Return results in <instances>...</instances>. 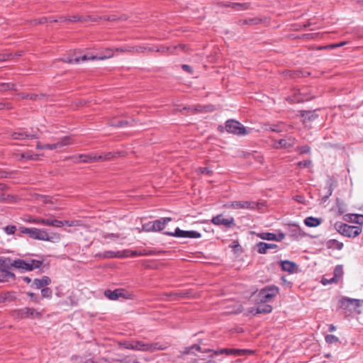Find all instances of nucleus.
Instances as JSON below:
<instances>
[{
    "mask_svg": "<svg viewBox=\"0 0 363 363\" xmlns=\"http://www.w3.org/2000/svg\"><path fill=\"white\" fill-rule=\"evenodd\" d=\"M16 230V228L15 225H7L4 228V231L8 235H12L14 234Z\"/></svg>",
    "mask_w": 363,
    "mask_h": 363,
    "instance_id": "46",
    "label": "nucleus"
},
{
    "mask_svg": "<svg viewBox=\"0 0 363 363\" xmlns=\"http://www.w3.org/2000/svg\"><path fill=\"white\" fill-rule=\"evenodd\" d=\"M44 219L45 218H35L33 220V223L43 225Z\"/></svg>",
    "mask_w": 363,
    "mask_h": 363,
    "instance_id": "60",
    "label": "nucleus"
},
{
    "mask_svg": "<svg viewBox=\"0 0 363 363\" xmlns=\"http://www.w3.org/2000/svg\"><path fill=\"white\" fill-rule=\"evenodd\" d=\"M50 283H51L50 278L47 276H43L40 279H35L33 281L30 286L35 289H42L45 288V286L50 285Z\"/></svg>",
    "mask_w": 363,
    "mask_h": 363,
    "instance_id": "17",
    "label": "nucleus"
},
{
    "mask_svg": "<svg viewBox=\"0 0 363 363\" xmlns=\"http://www.w3.org/2000/svg\"><path fill=\"white\" fill-rule=\"evenodd\" d=\"M226 130L238 135H245L250 133V129H246L240 122L235 120H228L225 123Z\"/></svg>",
    "mask_w": 363,
    "mask_h": 363,
    "instance_id": "7",
    "label": "nucleus"
},
{
    "mask_svg": "<svg viewBox=\"0 0 363 363\" xmlns=\"http://www.w3.org/2000/svg\"><path fill=\"white\" fill-rule=\"evenodd\" d=\"M121 345L125 349L149 352L164 350L167 348V345L159 342H147L136 340L123 342Z\"/></svg>",
    "mask_w": 363,
    "mask_h": 363,
    "instance_id": "1",
    "label": "nucleus"
},
{
    "mask_svg": "<svg viewBox=\"0 0 363 363\" xmlns=\"http://www.w3.org/2000/svg\"><path fill=\"white\" fill-rule=\"evenodd\" d=\"M247 352H250V351L245 350H235V349H223L220 351L215 352L216 354H225L228 355L230 354H235L237 356L243 355Z\"/></svg>",
    "mask_w": 363,
    "mask_h": 363,
    "instance_id": "21",
    "label": "nucleus"
},
{
    "mask_svg": "<svg viewBox=\"0 0 363 363\" xmlns=\"http://www.w3.org/2000/svg\"><path fill=\"white\" fill-rule=\"evenodd\" d=\"M325 342L328 344L337 343L339 341V338L333 335H327L325 337Z\"/></svg>",
    "mask_w": 363,
    "mask_h": 363,
    "instance_id": "39",
    "label": "nucleus"
},
{
    "mask_svg": "<svg viewBox=\"0 0 363 363\" xmlns=\"http://www.w3.org/2000/svg\"><path fill=\"white\" fill-rule=\"evenodd\" d=\"M19 230L21 233L27 234L30 236L32 228H26V227H20Z\"/></svg>",
    "mask_w": 363,
    "mask_h": 363,
    "instance_id": "52",
    "label": "nucleus"
},
{
    "mask_svg": "<svg viewBox=\"0 0 363 363\" xmlns=\"http://www.w3.org/2000/svg\"><path fill=\"white\" fill-rule=\"evenodd\" d=\"M272 311L270 305H262L256 307V313H269Z\"/></svg>",
    "mask_w": 363,
    "mask_h": 363,
    "instance_id": "33",
    "label": "nucleus"
},
{
    "mask_svg": "<svg viewBox=\"0 0 363 363\" xmlns=\"http://www.w3.org/2000/svg\"><path fill=\"white\" fill-rule=\"evenodd\" d=\"M340 306L343 309H355L361 306L360 300L350 298H342L340 300Z\"/></svg>",
    "mask_w": 363,
    "mask_h": 363,
    "instance_id": "13",
    "label": "nucleus"
},
{
    "mask_svg": "<svg viewBox=\"0 0 363 363\" xmlns=\"http://www.w3.org/2000/svg\"><path fill=\"white\" fill-rule=\"evenodd\" d=\"M16 315L20 318L40 319L43 314L40 311L33 308L26 307L16 311Z\"/></svg>",
    "mask_w": 363,
    "mask_h": 363,
    "instance_id": "10",
    "label": "nucleus"
},
{
    "mask_svg": "<svg viewBox=\"0 0 363 363\" xmlns=\"http://www.w3.org/2000/svg\"><path fill=\"white\" fill-rule=\"evenodd\" d=\"M199 172L201 174H210L212 172V171L208 167H201L199 169Z\"/></svg>",
    "mask_w": 363,
    "mask_h": 363,
    "instance_id": "56",
    "label": "nucleus"
},
{
    "mask_svg": "<svg viewBox=\"0 0 363 363\" xmlns=\"http://www.w3.org/2000/svg\"><path fill=\"white\" fill-rule=\"evenodd\" d=\"M264 129L272 132L281 133L284 130V126L281 123L277 124H265Z\"/></svg>",
    "mask_w": 363,
    "mask_h": 363,
    "instance_id": "28",
    "label": "nucleus"
},
{
    "mask_svg": "<svg viewBox=\"0 0 363 363\" xmlns=\"http://www.w3.org/2000/svg\"><path fill=\"white\" fill-rule=\"evenodd\" d=\"M101 19H104V20H106V21H116L118 18H116V16L114 15H112V16H105L102 18H101Z\"/></svg>",
    "mask_w": 363,
    "mask_h": 363,
    "instance_id": "58",
    "label": "nucleus"
},
{
    "mask_svg": "<svg viewBox=\"0 0 363 363\" xmlns=\"http://www.w3.org/2000/svg\"><path fill=\"white\" fill-rule=\"evenodd\" d=\"M230 6L237 11H244L250 7V4L247 3H232Z\"/></svg>",
    "mask_w": 363,
    "mask_h": 363,
    "instance_id": "34",
    "label": "nucleus"
},
{
    "mask_svg": "<svg viewBox=\"0 0 363 363\" xmlns=\"http://www.w3.org/2000/svg\"><path fill=\"white\" fill-rule=\"evenodd\" d=\"M30 238L44 241L57 242L60 240V235L57 233H53L51 235L48 234L47 230L32 228Z\"/></svg>",
    "mask_w": 363,
    "mask_h": 363,
    "instance_id": "4",
    "label": "nucleus"
},
{
    "mask_svg": "<svg viewBox=\"0 0 363 363\" xmlns=\"http://www.w3.org/2000/svg\"><path fill=\"white\" fill-rule=\"evenodd\" d=\"M38 135L35 133L27 134L24 132H15L12 134V138L14 140H23L25 138H36Z\"/></svg>",
    "mask_w": 363,
    "mask_h": 363,
    "instance_id": "26",
    "label": "nucleus"
},
{
    "mask_svg": "<svg viewBox=\"0 0 363 363\" xmlns=\"http://www.w3.org/2000/svg\"><path fill=\"white\" fill-rule=\"evenodd\" d=\"M42 201L45 203H54V201H52V199H51L48 196H43Z\"/></svg>",
    "mask_w": 363,
    "mask_h": 363,
    "instance_id": "61",
    "label": "nucleus"
},
{
    "mask_svg": "<svg viewBox=\"0 0 363 363\" xmlns=\"http://www.w3.org/2000/svg\"><path fill=\"white\" fill-rule=\"evenodd\" d=\"M105 295L111 300H116L119 297L123 296V291L122 289H116L113 291L107 290L105 291Z\"/></svg>",
    "mask_w": 363,
    "mask_h": 363,
    "instance_id": "25",
    "label": "nucleus"
},
{
    "mask_svg": "<svg viewBox=\"0 0 363 363\" xmlns=\"http://www.w3.org/2000/svg\"><path fill=\"white\" fill-rule=\"evenodd\" d=\"M73 144V140L71 137L65 136L60 138L57 143L52 144L45 145V149L46 150H55L57 148L62 147Z\"/></svg>",
    "mask_w": 363,
    "mask_h": 363,
    "instance_id": "16",
    "label": "nucleus"
},
{
    "mask_svg": "<svg viewBox=\"0 0 363 363\" xmlns=\"http://www.w3.org/2000/svg\"><path fill=\"white\" fill-rule=\"evenodd\" d=\"M194 350H196V351H201L203 352H211V350L209 349H206V350H201V348L199 345H193L190 347H186L182 352H181V354L179 356L180 358L182 359H184V356L185 355H187V354H191L193 353V351Z\"/></svg>",
    "mask_w": 363,
    "mask_h": 363,
    "instance_id": "20",
    "label": "nucleus"
},
{
    "mask_svg": "<svg viewBox=\"0 0 363 363\" xmlns=\"http://www.w3.org/2000/svg\"><path fill=\"white\" fill-rule=\"evenodd\" d=\"M346 44V42H341L340 43H337V44H332L330 45H328L327 46V48H339V47H341V46H343L344 45ZM323 48H320V49H322ZM323 48H326V47H324Z\"/></svg>",
    "mask_w": 363,
    "mask_h": 363,
    "instance_id": "55",
    "label": "nucleus"
},
{
    "mask_svg": "<svg viewBox=\"0 0 363 363\" xmlns=\"http://www.w3.org/2000/svg\"><path fill=\"white\" fill-rule=\"evenodd\" d=\"M359 219H362L361 214L349 213L344 216V220L349 223H354L357 224V223H359Z\"/></svg>",
    "mask_w": 363,
    "mask_h": 363,
    "instance_id": "31",
    "label": "nucleus"
},
{
    "mask_svg": "<svg viewBox=\"0 0 363 363\" xmlns=\"http://www.w3.org/2000/svg\"><path fill=\"white\" fill-rule=\"evenodd\" d=\"M204 111L206 112H211L214 110V108L213 106H207L202 108Z\"/></svg>",
    "mask_w": 363,
    "mask_h": 363,
    "instance_id": "64",
    "label": "nucleus"
},
{
    "mask_svg": "<svg viewBox=\"0 0 363 363\" xmlns=\"http://www.w3.org/2000/svg\"><path fill=\"white\" fill-rule=\"evenodd\" d=\"M41 295L43 298H51L52 295V291L50 288L45 287L41 289Z\"/></svg>",
    "mask_w": 363,
    "mask_h": 363,
    "instance_id": "38",
    "label": "nucleus"
},
{
    "mask_svg": "<svg viewBox=\"0 0 363 363\" xmlns=\"http://www.w3.org/2000/svg\"><path fill=\"white\" fill-rule=\"evenodd\" d=\"M118 252H114L111 250L106 251L104 252V257L105 258H118Z\"/></svg>",
    "mask_w": 363,
    "mask_h": 363,
    "instance_id": "41",
    "label": "nucleus"
},
{
    "mask_svg": "<svg viewBox=\"0 0 363 363\" xmlns=\"http://www.w3.org/2000/svg\"><path fill=\"white\" fill-rule=\"evenodd\" d=\"M11 56L12 54L10 52L0 53V62L7 61L11 58Z\"/></svg>",
    "mask_w": 363,
    "mask_h": 363,
    "instance_id": "47",
    "label": "nucleus"
},
{
    "mask_svg": "<svg viewBox=\"0 0 363 363\" xmlns=\"http://www.w3.org/2000/svg\"><path fill=\"white\" fill-rule=\"evenodd\" d=\"M279 294V288L276 286H268L261 289L258 294L259 300L266 303L270 301Z\"/></svg>",
    "mask_w": 363,
    "mask_h": 363,
    "instance_id": "8",
    "label": "nucleus"
},
{
    "mask_svg": "<svg viewBox=\"0 0 363 363\" xmlns=\"http://www.w3.org/2000/svg\"><path fill=\"white\" fill-rule=\"evenodd\" d=\"M7 262L9 266H11L14 268L25 270V271H32L35 269L40 268L43 264L42 261L35 260V259H16L11 262L10 259H7Z\"/></svg>",
    "mask_w": 363,
    "mask_h": 363,
    "instance_id": "3",
    "label": "nucleus"
},
{
    "mask_svg": "<svg viewBox=\"0 0 363 363\" xmlns=\"http://www.w3.org/2000/svg\"><path fill=\"white\" fill-rule=\"evenodd\" d=\"M62 225H64V221L52 219V227L61 228Z\"/></svg>",
    "mask_w": 363,
    "mask_h": 363,
    "instance_id": "53",
    "label": "nucleus"
},
{
    "mask_svg": "<svg viewBox=\"0 0 363 363\" xmlns=\"http://www.w3.org/2000/svg\"><path fill=\"white\" fill-rule=\"evenodd\" d=\"M322 284L323 285H326L328 284H331V283H333V282H336L335 281V278H333L332 277L331 279H325V278H323L321 281Z\"/></svg>",
    "mask_w": 363,
    "mask_h": 363,
    "instance_id": "57",
    "label": "nucleus"
},
{
    "mask_svg": "<svg viewBox=\"0 0 363 363\" xmlns=\"http://www.w3.org/2000/svg\"><path fill=\"white\" fill-rule=\"evenodd\" d=\"M183 110H186V111H191L192 113L202 111L201 106H197V107L184 106L183 108Z\"/></svg>",
    "mask_w": 363,
    "mask_h": 363,
    "instance_id": "49",
    "label": "nucleus"
},
{
    "mask_svg": "<svg viewBox=\"0 0 363 363\" xmlns=\"http://www.w3.org/2000/svg\"><path fill=\"white\" fill-rule=\"evenodd\" d=\"M330 242H334L335 244L336 248L338 249V250H341L342 248V247H343V243L340 242H338L337 240H330Z\"/></svg>",
    "mask_w": 363,
    "mask_h": 363,
    "instance_id": "62",
    "label": "nucleus"
},
{
    "mask_svg": "<svg viewBox=\"0 0 363 363\" xmlns=\"http://www.w3.org/2000/svg\"><path fill=\"white\" fill-rule=\"evenodd\" d=\"M102 238L104 239H106V240H115L116 239H118L120 238V235L119 234H116V233H105V232H103L102 234Z\"/></svg>",
    "mask_w": 363,
    "mask_h": 363,
    "instance_id": "36",
    "label": "nucleus"
},
{
    "mask_svg": "<svg viewBox=\"0 0 363 363\" xmlns=\"http://www.w3.org/2000/svg\"><path fill=\"white\" fill-rule=\"evenodd\" d=\"M9 264L7 259L0 258V282L9 281L14 277V274L9 270Z\"/></svg>",
    "mask_w": 363,
    "mask_h": 363,
    "instance_id": "11",
    "label": "nucleus"
},
{
    "mask_svg": "<svg viewBox=\"0 0 363 363\" xmlns=\"http://www.w3.org/2000/svg\"><path fill=\"white\" fill-rule=\"evenodd\" d=\"M172 220L171 218H162L153 221V232L163 230L165 225Z\"/></svg>",
    "mask_w": 363,
    "mask_h": 363,
    "instance_id": "19",
    "label": "nucleus"
},
{
    "mask_svg": "<svg viewBox=\"0 0 363 363\" xmlns=\"http://www.w3.org/2000/svg\"><path fill=\"white\" fill-rule=\"evenodd\" d=\"M16 157L18 160H22L23 159L36 160L38 159V155H35L30 151H28L21 154H16Z\"/></svg>",
    "mask_w": 363,
    "mask_h": 363,
    "instance_id": "27",
    "label": "nucleus"
},
{
    "mask_svg": "<svg viewBox=\"0 0 363 363\" xmlns=\"http://www.w3.org/2000/svg\"><path fill=\"white\" fill-rule=\"evenodd\" d=\"M174 295L178 296V297H189L191 296V291H185L180 293L174 294Z\"/></svg>",
    "mask_w": 363,
    "mask_h": 363,
    "instance_id": "50",
    "label": "nucleus"
},
{
    "mask_svg": "<svg viewBox=\"0 0 363 363\" xmlns=\"http://www.w3.org/2000/svg\"><path fill=\"white\" fill-rule=\"evenodd\" d=\"M258 236L262 239V240H277V241H281L282 240L285 235L284 233H280L278 235H276L274 233H259Z\"/></svg>",
    "mask_w": 363,
    "mask_h": 363,
    "instance_id": "18",
    "label": "nucleus"
},
{
    "mask_svg": "<svg viewBox=\"0 0 363 363\" xmlns=\"http://www.w3.org/2000/svg\"><path fill=\"white\" fill-rule=\"evenodd\" d=\"M134 47H135V50L133 52H135L138 53L144 52L147 49V47L144 46V45H139V46H134Z\"/></svg>",
    "mask_w": 363,
    "mask_h": 363,
    "instance_id": "51",
    "label": "nucleus"
},
{
    "mask_svg": "<svg viewBox=\"0 0 363 363\" xmlns=\"http://www.w3.org/2000/svg\"><path fill=\"white\" fill-rule=\"evenodd\" d=\"M301 116L303 118V121L306 123L315 119L318 116L312 111H301Z\"/></svg>",
    "mask_w": 363,
    "mask_h": 363,
    "instance_id": "30",
    "label": "nucleus"
},
{
    "mask_svg": "<svg viewBox=\"0 0 363 363\" xmlns=\"http://www.w3.org/2000/svg\"><path fill=\"white\" fill-rule=\"evenodd\" d=\"M88 20H93L91 18V16H86V17H83V16H77V15H74V16H68V22H77V21H87Z\"/></svg>",
    "mask_w": 363,
    "mask_h": 363,
    "instance_id": "32",
    "label": "nucleus"
},
{
    "mask_svg": "<svg viewBox=\"0 0 363 363\" xmlns=\"http://www.w3.org/2000/svg\"><path fill=\"white\" fill-rule=\"evenodd\" d=\"M312 162L311 160H306L304 161H301L297 163V166L299 167H311Z\"/></svg>",
    "mask_w": 363,
    "mask_h": 363,
    "instance_id": "45",
    "label": "nucleus"
},
{
    "mask_svg": "<svg viewBox=\"0 0 363 363\" xmlns=\"http://www.w3.org/2000/svg\"><path fill=\"white\" fill-rule=\"evenodd\" d=\"M164 234L168 235H172L178 238H199L201 235L197 231L190 230L185 231L177 228L174 233L172 232H165Z\"/></svg>",
    "mask_w": 363,
    "mask_h": 363,
    "instance_id": "12",
    "label": "nucleus"
},
{
    "mask_svg": "<svg viewBox=\"0 0 363 363\" xmlns=\"http://www.w3.org/2000/svg\"><path fill=\"white\" fill-rule=\"evenodd\" d=\"M296 150L300 153V154H305V153H308L310 152V150H311V148L308 145H305V146H300V147H298L296 148Z\"/></svg>",
    "mask_w": 363,
    "mask_h": 363,
    "instance_id": "42",
    "label": "nucleus"
},
{
    "mask_svg": "<svg viewBox=\"0 0 363 363\" xmlns=\"http://www.w3.org/2000/svg\"><path fill=\"white\" fill-rule=\"evenodd\" d=\"M64 225H67L69 227H74V226H82L83 223L81 220H65Z\"/></svg>",
    "mask_w": 363,
    "mask_h": 363,
    "instance_id": "40",
    "label": "nucleus"
},
{
    "mask_svg": "<svg viewBox=\"0 0 363 363\" xmlns=\"http://www.w3.org/2000/svg\"><path fill=\"white\" fill-rule=\"evenodd\" d=\"M182 68H183V69H184V71H186V72H189V73H191V72H192V69H191V67L189 65H182Z\"/></svg>",
    "mask_w": 363,
    "mask_h": 363,
    "instance_id": "63",
    "label": "nucleus"
},
{
    "mask_svg": "<svg viewBox=\"0 0 363 363\" xmlns=\"http://www.w3.org/2000/svg\"><path fill=\"white\" fill-rule=\"evenodd\" d=\"M146 255L145 253H143L141 252H138L135 250H125L123 251H118V258H124L128 257H135V256H140Z\"/></svg>",
    "mask_w": 363,
    "mask_h": 363,
    "instance_id": "23",
    "label": "nucleus"
},
{
    "mask_svg": "<svg viewBox=\"0 0 363 363\" xmlns=\"http://www.w3.org/2000/svg\"><path fill=\"white\" fill-rule=\"evenodd\" d=\"M259 203L249 201H235L224 205V207L233 209H259Z\"/></svg>",
    "mask_w": 363,
    "mask_h": 363,
    "instance_id": "6",
    "label": "nucleus"
},
{
    "mask_svg": "<svg viewBox=\"0 0 363 363\" xmlns=\"http://www.w3.org/2000/svg\"><path fill=\"white\" fill-rule=\"evenodd\" d=\"M15 89V85L11 83H1L0 84V91H5L7 90Z\"/></svg>",
    "mask_w": 363,
    "mask_h": 363,
    "instance_id": "37",
    "label": "nucleus"
},
{
    "mask_svg": "<svg viewBox=\"0 0 363 363\" xmlns=\"http://www.w3.org/2000/svg\"><path fill=\"white\" fill-rule=\"evenodd\" d=\"M304 223L308 227H317L321 223V220L319 218H314L312 216L307 217L304 220Z\"/></svg>",
    "mask_w": 363,
    "mask_h": 363,
    "instance_id": "29",
    "label": "nucleus"
},
{
    "mask_svg": "<svg viewBox=\"0 0 363 363\" xmlns=\"http://www.w3.org/2000/svg\"><path fill=\"white\" fill-rule=\"evenodd\" d=\"M280 264L282 270L289 273H294L297 267L294 262L289 260L281 261Z\"/></svg>",
    "mask_w": 363,
    "mask_h": 363,
    "instance_id": "22",
    "label": "nucleus"
},
{
    "mask_svg": "<svg viewBox=\"0 0 363 363\" xmlns=\"http://www.w3.org/2000/svg\"><path fill=\"white\" fill-rule=\"evenodd\" d=\"M48 21H49V18H48L46 17H43V18H40V19H38V21L35 20V22L36 23H39V24H43V23L48 22Z\"/></svg>",
    "mask_w": 363,
    "mask_h": 363,
    "instance_id": "59",
    "label": "nucleus"
},
{
    "mask_svg": "<svg viewBox=\"0 0 363 363\" xmlns=\"http://www.w3.org/2000/svg\"><path fill=\"white\" fill-rule=\"evenodd\" d=\"M112 57V54H109L108 56H96L93 55H83L82 56H77L74 54V56L68 57L67 59L64 60L65 62L68 63H79L81 62H86L91 60H105L107 58H110Z\"/></svg>",
    "mask_w": 363,
    "mask_h": 363,
    "instance_id": "9",
    "label": "nucleus"
},
{
    "mask_svg": "<svg viewBox=\"0 0 363 363\" xmlns=\"http://www.w3.org/2000/svg\"><path fill=\"white\" fill-rule=\"evenodd\" d=\"M10 108H11V105L9 103L0 102V111Z\"/></svg>",
    "mask_w": 363,
    "mask_h": 363,
    "instance_id": "54",
    "label": "nucleus"
},
{
    "mask_svg": "<svg viewBox=\"0 0 363 363\" xmlns=\"http://www.w3.org/2000/svg\"><path fill=\"white\" fill-rule=\"evenodd\" d=\"M116 155H120L121 153L119 152H118L116 153H113L111 152H109L101 153L100 155H98L97 153L91 152V153H89V154H81V155H77V157H74V158H75V160H74L75 163H79V162L93 163V162L110 160L116 157Z\"/></svg>",
    "mask_w": 363,
    "mask_h": 363,
    "instance_id": "2",
    "label": "nucleus"
},
{
    "mask_svg": "<svg viewBox=\"0 0 363 363\" xmlns=\"http://www.w3.org/2000/svg\"><path fill=\"white\" fill-rule=\"evenodd\" d=\"M277 247L275 244H269L263 242H259L257 245V252L260 254H265L269 249H274Z\"/></svg>",
    "mask_w": 363,
    "mask_h": 363,
    "instance_id": "24",
    "label": "nucleus"
},
{
    "mask_svg": "<svg viewBox=\"0 0 363 363\" xmlns=\"http://www.w3.org/2000/svg\"><path fill=\"white\" fill-rule=\"evenodd\" d=\"M335 229L342 235L348 238H355L362 233V227L349 225L346 223H336Z\"/></svg>",
    "mask_w": 363,
    "mask_h": 363,
    "instance_id": "5",
    "label": "nucleus"
},
{
    "mask_svg": "<svg viewBox=\"0 0 363 363\" xmlns=\"http://www.w3.org/2000/svg\"><path fill=\"white\" fill-rule=\"evenodd\" d=\"M343 274L342 267L340 265H337L335 267L334 269V276L333 278H335V281H337L339 279L342 277Z\"/></svg>",
    "mask_w": 363,
    "mask_h": 363,
    "instance_id": "35",
    "label": "nucleus"
},
{
    "mask_svg": "<svg viewBox=\"0 0 363 363\" xmlns=\"http://www.w3.org/2000/svg\"><path fill=\"white\" fill-rule=\"evenodd\" d=\"M26 294L28 296H29L31 298L33 302H34L35 303H40V298L38 296H36L34 293L28 291L26 293Z\"/></svg>",
    "mask_w": 363,
    "mask_h": 363,
    "instance_id": "44",
    "label": "nucleus"
},
{
    "mask_svg": "<svg viewBox=\"0 0 363 363\" xmlns=\"http://www.w3.org/2000/svg\"><path fill=\"white\" fill-rule=\"evenodd\" d=\"M143 230L146 232L153 231V221L143 224Z\"/></svg>",
    "mask_w": 363,
    "mask_h": 363,
    "instance_id": "43",
    "label": "nucleus"
},
{
    "mask_svg": "<svg viewBox=\"0 0 363 363\" xmlns=\"http://www.w3.org/2000/svg\"><path fill=\"white\" fill-rule=\"evenodd\" d=\"M211 223L216 225H224L228 228L235 225V220L233 217L225 218L222 214L213 217Z\"/></svg>",
    "mask_w": 363,
    "mask_h": 363,
    "instance_id": "14",
    "label": "nucleus"
},
{
    "mask_svg": "<svg viewBox=\"0 0 363 363\" xmlns=\"http://www.w3.org/2000/svg\"><path fill=\"white\" fill-rule=\"evenodd\" d=\"M134 50H135V47H133V46H128V47L120 48L116 49V51H120V52H133Z\"/></svg>",
    "mask_w": 363,
    "mask_h": 363,
    "instance_id": "48",
    "label": "nucleus"
},
{
    "mask_svg": "<svg viewBox=\"0 0 363 363\" xmlns=\"http://www.w3.org/2000/svg\"><path fill=\"white\" fill-rule=\"evenodd\" d=\"M296 138L292 136H289L286 138L280 139L275 141L274 147L277 149H287L292 147L296 143Z\"/></svg>",
    "mask_w": 363,
    "mask_h": 363,
    "instance_id": "15",
    "label": "nucleus"
}]
</instances>
